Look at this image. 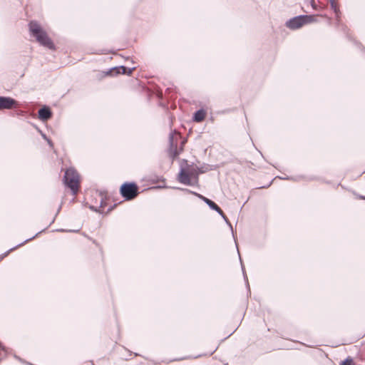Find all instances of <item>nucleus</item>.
Here are the masks:
<instances>
[{"label":"nucleus","mask_w":365,"mask_h":365,"mask_svg":"<svg viewBox=\"0 0 365 365\" xmlns=\"http://www.w3.org/2000/svg\"><path fill=\"white\" fill-rule=\"evenodd\" d=\"M198 168L194 164L182 165L178 174V180L186 185H195L198 182Z\"/></svg>","instance_id":"nucleus-1"},{"label":"nucleus","mask_w":365,"mask_h":365,"mask_svg":"<svg viewBox=\"0 0 365 365\" xmlns=\"http://www.w3.org/2000/svg\"><path fill=\"white\" fill-rule=\"evenodd\" d=\"M29 26L31 34L36 38V41L41 46L51 50L56 49L52 40L36 21H31Z\"/></svg>","instance_id":"nucleus-2"},{"label":"nucleus","mask_w":365,"mask_h":365,"mask_svg":"<svg viewBox=\"0 0 365 365\" xmlns=\"http://www.w3.org/2000/svg\"><path fill=\"white\" fill-rule=\"evenodd\" d=\"M63 182L66 186L71 190L72 194L76 195L80 189L81 177L75 168L71 167L66 170Z\"/></svg>","instance_id":"nucleus-3"},{"label":"nucleus","mask_w":365,"mask_h":365,"mask_svg":"<svg viewBox=\"0 0 365 365\" xmlns=\"http://www.w3.org/2000/svg\"><path fill=\"white\" fill-rule=\"evenodd\" d=\"M121 195L127 200H130L137 197L138 187L135 182H125L120 189Z\"/></svg>","instance_id":"nucleus-4"},{"label":"nucleus","mask_w":365,"mask_h":365,"mask_svg":"<svg viewBox=\"0 0 365 365\" xmlns=\"http://www.w3.org/2000/svg\"><path fill=\"white\" fill-rule=\"evenodd\" d=\"M314 21V16H298L289 19L286 25L291 29H298L304 25Z\"/></svg>","instance_id":"nucleus-5"},{"label":"nucleus","mask_w":365,"mask_h":365,"mask_svg":"<svg viewBox=\"0 0 365 365\" xmlns=\"http://www.w3.org/2000/svg\"><path fill=\"white\" fill-rule=\"evenodd\" d=\"M19 107V103L11 97L0 96V110Z\"/></svg>","instance_id":"nucleus-6"},{"label":"nucleus","mask_w":365,"mask_h":365,"mask_svg":"<svg viewBox=\"0 0 365 365\" xmlns=\"http://www.w3.org/2000/svg\"><path fill=\"white\" fill-rule=\"evenodd\" d=\"M192 193H193L194 195L197 196L200 199L203 200L210 207V209L215 210L222 217L225 218V215L223 211L222 210V209L215 202H214L211 200L205 197V196H203V195H202L200 194H198V193H196V192H192Z\"/></svg>","instance_id":"nucleus-7"},{"label":"nucleus","mask_w":365,"mask_h":365,"mask_svg":"<svg viewBox=\"0 0 365 365\" xmlns=\"http://www.w3.org/2000/svg\"><path fill=\"white\" fill-rule=\"evenodd\" d=\"M38 115L40 120L45 121L51 117V112L48 108L43 107L39 109Z\"/></svg>","instance_id":"nucleus-8"},{"label":"nucleus","mask_w":365,"mask_h":365,"mask_svg":"<svg viewBox=\"0 0 365 365\" xmlns=\"http://www.w3.org/2000/svg\"><path fill=\"white\" fill-rule=\"evenodd\" d=\"M329 1L330 6L335 14L336 19L337 21H339L340 17H341V11L339 9V4L336 1V0H329Z\"/></svg>","instance_id":"nucleus-9"},{"label":"nucleus","mask_w":365,"mask_h":365,"mask_svg":"<svg viewBox=\"0 0 365 365\" xmlns=\"http://www.w3.org/2000/svg\"><path fill=\"white\" fill-rule=\"evenodd\" d=\"M207 115V112L204 109L197 110L193 115V120L197 123H200L204 120Z\"/></svg>","instance_id":"nucleus-10"},{"label":"nucleus","mask_w":365,"mask_h":365,"mask_svg":"<svg viewBox=\"0 0 365 365\" xmlns=\"http://www.w3.org/2000/svg\"><path fill=\"white\" fill-rule=\"evenodd\" d=\"M115 70H116L118 73H123V74L127 73V68L125 66H123L115 68ZM134 70H135V68H129L128 74V75L132 74V73Z\"/></svg>","instance_id":"nucleus-11"},{"label":"nucleus","mask_w":365,"mask_h":365,"mask_svg":"<svg viewBox=\"0 0 365 365\" xmlns=\"http://www.w3.org/2000/svg\"><path fill=\"white\" fill-rule=\"evenodd\" d=\"M182 151V146L180 147L179 150L177 149V148H175V149H173V148H170V155L174 158H176Z\"/></svg>","instance_id":"nucleus-12"},{"label":"nucleus","mask_w":365,"mask_h":365,"mask_svg":"<svg viewBox=\"0 0 365 365\" xmlns=\"http://www.w3.org/2000/svg\"><path fill=\"white\" fill-rule=\"evenodd\" d=\"M340 365H354L353 360L351 358H347L346 360L343 361Z\"/></svg>","instance_id":"nucleus-13"},{"label":"nucleus","mask_w":365,"mask_h":365,"mask_svg":"<svg viewBox=\"0 0 365 365\" xmlns=\"http://www.w3.org/2000/svg\"><path fill=\"white\" fill-rule=\"evenodd\" d=\"M360 199L365 200V197L364 196H360Z\"/></svg>","instance_id":"nucleus-14"}]
</instances>
